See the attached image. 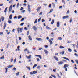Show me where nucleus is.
Instances as JSON below:
<instances>
[{
	"instance_id": "nucleus-1",
	"label": "nucleus",
	"mask_w": 78,
	"mask_h": 78,
	"mask_svg": "<svg viewBox=\"0 0 78 78\" xmlns=\"http://www.w3.org/2000/svg\"><path fill=\"white\" fill-rule=\"evenodd\" d=\"M22 28H20V27H18V28H17V32H18V33H20V32H22Z\"/></svg>"
},
{
	"instance_id": "nucleus-2",
	"label": "nucleus",
	"mask_w": 78,
	"mask_h": 78,
	"mask_svg": "<svg viewBox=\"0 0 78 78\" xmlns=\"http://www.w3.org/2000/svg\"><path fill=\"white\" fill-rule=\"evenodd\" d=\"M37 73V71H33L32 72H30V74L31 75L35 74H36Z\"/></svg>"
},
{
	"instance_id": "nucleus-3",
	"label": "nucleus",
	"mask_w": 78,
	"mask_h": 78,
	"mask_svg": "<svg viewBox=\"0 0 78 78\" xmlns=\"http://www.w3.org/2000/svg\"><path fill=\"white\" fill-rule=\"evenodd\" d=\"M64 67L63 68H68V67H69V65H68L67 64H65L64 65Z\"/></svg>"
},
{
	"instance_id": "nucleus-4",
	"label": "nucleus",
	"mask_w": 78,
	"mask_h": 78,
	"mask_svg": "<svg viewBox=\"0 0 78 78\" xmlns=\"http://www.w3.org/2000/svg\"><path fill=\"white\" fill-rule=\"evenodd\" d=\"M12 5H11V6H10V7H9V12H11V11H12Z\"/></svg>"
},
{
	"instance_id": "nucleus-5",
	"label": "nucleus",
	"mask_w": 78,
	"mask_h": 78,
	"mask_svg": "<svg viewBox=\"0 0 78 78\" xmlns=\"http://www.w3.org/2000/svg\"><path fill=\"white\" fill-rule=\"evenodd\" d=\"M32 28L33 29V30L34 31H36V30H37V28L35 26H33Z\"/></svg>"
},
{
	"instance_id": "nucleus-6",
	"label": "nucleus",
	"mask_w": 78,
	"mask_h": 78,
	"mask_svg": "<svg viewBox=\"0 0 78 78\" xmlns=\"http://www.w3.org/2000/svg\"><path fill=\"white\" fill-rule=\"evenodd\" d=\"M64 64V62L63 61H60L58 62V64L59 65H62Z\"/></svg>"
},
{
	"instance_id": "nucleus-7",
	"label": "nucleus",
	"mask_w": 78,
	"mask_h": 78,
	"mask_svg": "<svg viewBox=\"0 0 78 78\" xmlns=\"http://www.w3.org/2000/svg\"><path fill=\"white\" fill-rule=\"evenodd\" d=\"M7 26V23L6 22L4 23V26H3V29H5L6 27Z\"/></svg>"
},
{
	"instance_id": "nucleus-8",
	"label": "nucleus",
	"mask_w": 78,
	"mask_h": 78,
	"mask_svg": "<svg viewBox=\"0 0 78 78\" xmlns=\"http://www.w3.org/2000/svg\"><path fill=\"white\" fill-rule=\"evenodd\" d=\"M28 10L29 12H31V9L30 8V6L29 5H28Z\"/></svg>"
},
{
	"instance_id": "nucleus-9",
	"label": "nucleus",
	"mask_w": 78,
	"mask_h": 78,
	"mask_svg": "<svg viewBox=\"0 0 78 78\" xmlns=\"http://www.w3.org/2000/svg\"><path fill=\"white\" fill-rule=\"evenodd\" d=\"M35 56H37L39 58H40V59H42V56L40 55H35Z\"/></svg>"
},
{
	"instance_id": "nucleus-10",
	"label": "nucleus",
	"mask_w": 78,
	"mask_h": 78,
	"mask_svg": "<svg viewBox=\"0 0 78 78\" xmlns=\"http://www.w3.org/2000/svg\"><path fill=\"white\" fill-rule=\"evenodd\" d=\"M69 17V16L67 15L66 16H64L63 17V19H67Z\"/></svg>"
},
{
	"instance_id": "nucleus-11",
	"label": "nucleus",
	"mask_w": 78,
	"mask_h": 78,
	"mask_svg": "<svg viewBox=\"0 0 78 78\" xmlns=\"http://www.w3.org/2000/svg\"><path fill=\"white\" fill-rule=\"evenodd\" d=\"M27 51V53H30V51L29 50H27V48H26L25 49H24V51Z\"/></svg>"
},
{
	"instance_id": "nucleus-12",
	"label": "nucleus",
	"mask_w": 78,
	"mask_h": 78,
	"mask_svg": "<svg viewBox=\"0 0 78 78\" xmlns=\"http://www.w3.org/2000/svg\"><path fill=\"white\" fill-rule=\"evenodd\" d=\"M13 66V65H9L8 66H7V68H11Z\"/></svg>"
},
{
	"instance_id": "nucleus-13",
	"label": "nucleus",
	"mask_w": 78,
	"mask_h": 78,
	"mask_svg": "<svg viewBox=\"0 0 78 78\" xmlns=\"http://www.w3.org/2000/svg\"><path fill=\"white\" fill-rule=\"evenodd\" d=\"M63 58L64 59H65L66 60H68V61H70V60H69V58H67L65 57H63Z\"/></svg>"
},
{
	"instance_id": "nucleus-14",
	"label": "nucleus",
	"mask_w": 78,
	"mask_h": 78,
	"mask_svg": "<svg viewBox=\"0 0 78 78\" xmlns=\"http://www.w3.org/2000/svg\"><path fill=\"white\" fill-rule=\"evenodd\" d=\"M54 58H55V60H57V61H58V57H57L56 56H54Z\"/></svg>"
},
{
	"instance_id": "nucleus-15",
	"label": "nucleus",
	"mask_w": 78,
	"mask_h": 78,
	"mask_svg": "<svg viewBox=\"0 0 78 78\" xmlns=\"http://www.w3.org/2000/svg\"><path fill=\"white\" fill-rule=\"evenodd\" d=\"M26 57L27 58L30 59L31 58V55H30V56H26Z\"/></svg>"
},
{
	"instance_id": "nucleus-16",
	"label": "nucleus",
	"mask_w": 78,
	"mask_h": 78,
	"mask_svg": "<svg viewBox=\"0 0 78 78\" xmlns=\"http://www.w3.org/2000/svg\"><path fill=\"white\" fill-rule=\"evenodd\" d=\"M60 23L58 21L57 23V27H59Z\"/></svg>"
},
{
	"instance_id": "nucleus-17",
	"label": "nucleus",
	"mask_w": 78,
	"mask_h": 78,
	"mask_svg": "<svg viewBox=\"0 0 78 78\" xmlns=\"http://www.w3.org/2000/svg\"><path fill=\"white\" fill-rule=\"evenodd\" d=\"M41 7H38L37 9L36 10H37V12H38L39 10H40V9H41Z\"/></svg>"
},
{
	"instance_id": "nucleus-18",
	"label": "nucleus",
	"mask_w": 78,
	"mask_h": 78,
	"mask_svg": "<svg viewBox=\"0 0 78 78\" xmlns=\"http://www.w3.org/2000/svg\"><path fill=\"white\" fill-rule=\"evenodd\" d=\"M49 42L50 43V45H51L52 44V41L51 40H49Z\"/></svg>"
},
{
	"instance_id": "nucleus-19",
	"label": "nucleus",
	"mask_w": 78,
	"mask_h": 78,
	"mask_svg": "<svg viewBox=\"0 0 78 78\" xmlns=\"http://www.w3.org/2000/svg\"><path fill=\"white\" fill-rule=\"evenodd\" d=\"M7 9H8V7H6L4 10V12L5 14H6V12L7 11Z\"/></svg>"
},
{
	"instance_id": "nucleus-20",
	"label": "nucleus",
	"mask_w": 78,
	"mask_h": 78,
	"mask_svg": "<svg viewBox=\"0 0 78 78\" xmlns=\"http://www.w3.org/2000/svg\"><path fill=\"white\" fill-rule=\"evenodd\" d=\"M29 39L30 41H32V39L31 37V36L30 35H29L28 36Z\"/></svg>"
},
{
	"instance_id": "nucleus-21",
	"label": "nucleus",
	"mask_w": 78,
	"mask_h": 78,
	"mask_svg": "<svg viewBox=\"0 0 78 78\" xmlns=\"http://www.w3.org/2000/svg\"><path fill=\"white\" fill-rule=\"evenodd\" d=\"M22 16H21L20 15L18 17V19H20L22 18Z\"/></svg>"
},
{
	"instance_id": "nucleus-22",
	"label": "nucleus",
	"mask_w": 78,
	"mask_h": 78,
	"mask_svg": "<svg viewBox=\"0 0 78 78\" xmlns=\"http://www.w3.org/2000/svg\"><path fill=\"white\" fill-rule=\"evenodd\" d=\"M36 66H37V64H35L33 67V68L34 69L35 67H36Z\"/></svg>"
},
{
	"instance_id": "nucleus-23",
	"label": "nucleus",
	"mask_w": 78,
	"mask_h": 78,
	"mask_svg": "<svg viewBox=\"0 0 78 78\" xmlns=\"http://www.w3.org/2000/svg\"><path fill=\"white\" fill-rule=\"evenodd\" d=\"M36 39L37 40H38V41H41V40H42V39H41V38H36Z\"/></svg>"
},
{
	"instance_id": "nucleus-24",
	"label": "nucleus",
	"mask_w": 78,
	"mask_h": 78,
	"mask_svg": "<svg viewBox=\"0 0 78 78\" xmlns=\"http://www.w3.org/2000/svg\"><path fill=\"white\" fill-rule=\"evenodd\" d=\"M68 50L70 52H72V50L70 48H68Z\"/></svg>"
},
{
	"instance_id": "nucleus-25",
	"label": "nucleus",
	"mask_w": 78,
	"mask_h": 78,
	"mask_svg": "<svg viewBox=\"0 0 78 78\" xmlns=\"http://www.w3.org/2000/svg\"><path fill=\"white\" fill-rule=\"evenodd\" d=\"M59 48L60 49H63V48H64V47L63 46H60Z\"/></svg>"
},
{
	"instance_id": "nucleus-26",
	"label": "nucleus",
	"mask_w": 78,
	"mask_h": 78,
	"mask_svg": "<svg viewBox=\"0 0 78 78\" xmlns=\"http://www.w3.org/2000/svg\"><path fill=\"white\" fill-rule=\"evenodd\" d=\"M12 15H10L9 16V18L10 19H12Z\"/></svg>"
},
{
	"instance_id": "nucleus-27",
	"label": "nucleus",
	"mask_w": 78,
	"mask_h": 78,
	"mask_svg": "<svg viewBox=\"0 0 78 78\" xmlns=\"http://www.w3.org/2000/svg\"><path fill=\"white\" fill-rule=\"evenodd\" d=\"M44 52L46 54H47L48 52V51L47 50H46L45 49L44 50Z\"/></svg>"
},
{
	"instance_id": "nucleus-28",
	"label": "nucleus",
	"mask_w": 78,
	"mask_h": 78,
	"mask_svg": "<svg viewBox=\"0 0 78 78\" xmlns=\"http://www.w3.org/2000/svg\"><path fill=\"white\" fill-rule=\"evenodd\" d=\"M4 20V17L3 16H2L1 17V19H0V20Z\"/></svg>"
},
{
	"instance_id": "nucleus-29",
	"label": "nucleus",
	"mask_w": 78,
	"mask_h": 78,
	"mask_svg": "<svg viewBox=\"0 0 78 78\" xmlns=\"http://www.w3.org/2000/svg\"><path fill=\"white\" fill-rule=\"evenodd\" d=\"M5 73H7V72H8V68H5Z\"/></svg>"
},
{
	"instance_id": "nucleus-30",
	"label": "nucleus",
	"mask_w": 78,
	"mask_h": 78,
	"mask_svg": "<svg viewBox=\"0 0 78 78\" xmlns=\"http://www.w3.org/2000/svg\"><path fill=\"white\" fill-rule=\"evenodd\" d=\"M17 49L18 51H20V46H19L17 47Z\"/></svg>"
},
{
	"instance_id": "nucleus-31",
	"label": "nucleus",
	"mask_w": 78,
	"mask_h": 78,
	"mask_svg": "<svg viewBox=\"0 0 78 78\" xmlns=\"http://www.w3.org/2000/svg\"><path fill=\"white\" fill-rule=\"evenodd\" d=\"M60 54L61 55H63L64 54V51H62V52H60Z\"/></svg>"
},
{
	"instance_id": "nucleus-32",
	"label": "nucleus",
	"mask_w": 78,
	"mask_h": 78,
	"mask_svg": "<svg viewBox=\"0 0 78 78\" xmlns=\"http://www.w3.org/2000/svg\"><path fill=\"white\" fill-rule=\"evenodd\" d=\"M51 76L54 78H56V76L55 75H52V74H51Z\"/></svg>"
},
{
	"instance_id": "nucleus-33",
	"label": "nucleus",
	"mask_w": 78,
	"mask_h": 78,
	"mask_svg": "<svg viewBox=\"0 0 78 78\" xmlns=\"http://www.w3.org/2000/svg\"><path fill=\"white\" fill-rule=\"evenodd\" d=\"M19 74H20V73L19 72H18L16 73V76H18Z\"/></svg>"
},
{
	"instance_id": "nucleus-34",
	"label": "nucleus",
	"mask_w": 78,
	"mask_h": 78,
	"mask_svg": "<svg viewBox=\"0 0 78 78\" xmlns=\"http://www.w3.org/2000/svg\"><path fill=\"white\" fill-rule=\"evenodd\" d=\"M62 2L63 3H64V4L65 5L66 4V2H65V1H64V0H62Z\"/></svg>"
},
{
	"instance_id": "nucleus-35",
	"label": "nucleus",
	"mask_w": 78,
	"mask_h": 78,
	"mask_svg": "<svg viewBox=\"0 0 78 78\" xmlns=\"http://www.w3.org/2000/svg\"><path fill=\"white\" fill-rule=\"evenodd\" d=\"M37 61L39 62L40 61V59L39 58H36Z\"/></svg>"
},
{
	"instance_id": "nucleus-36",
	"label": "nucleus",
	"mask_w": 78,
	"mask_h": 78,
	"mask_svg": "<svg viewBox=\"0 0 78 78\" xmlns=\"http://www.w3.org/2000/svg\"><path fill=\"white\" fill-rule=\"evenodd\" d=\"M8 22L9 23H12V21L11 20H8Z\"/></svg>"
},
{
	"instance_id": "nucleus-37",
	"label": "nucleus",
	"mask_w": 78,
	"mask_h": 78,
	"mask_svg": "<svg viewBox=\"0 0 78 78\" xmlns=\"http://www.w3.org/2000/svg\"><path fill=\"white\" fill-rule=\"evenodd\" d=\"M52 5L54 7H55V3H52Z\"/></svg>"
},
{
	"instance_id": "nucleus-38",
	"label": "nucleus",
	"mask_w": 78,
	"mask_h": 78,
	"mask_svg": "<svg viewBox=\"0 0 78 78\" xmlns=\"http://www.w3.org/2000/svg\"><path fill=\"white\" fill-rule=\"evenodd\" d=\"M58 39L59 40H62V38L61 37H58Z\"/></svg>"
},
{
	"instance_id": "nucleus-39",
	"label": "nucleus",
	"mask_w": 78,
	"mask_h": 78,
	"mask_svg": "<svg viewBox=\"0 0 78 78\" xmlns=\"http://www.w3.org/2000/svg\"><path fill=\"white\" fill-rule=\"evenodd\" d=\"M75 61L76 62V63L78 64V60H75Z\"/></svg>"
},
{
	"instance_id": "nucleus-40",
	"label": "nucleus",
	"mask_w": 78,
	"mask_h": 78,
	"mask_svg": "<svg viewBox=\"0 0 78 78\" xmlns=\"http://www.w3.org/2000/svg\"><path fill=\"white\" fill-rule=\"evenodd\" d=\"M25 12V10H24L21 11V12L22 13H24V12Z\"/></svg>"
},
{
	"instance_id": "nucleus-41",
	"label": "nucleus",
	"mask_w": 78,
	"mask_h": 78,
	"mask_svg": "<svg viewBox=\"0 0 78 78\" xmlns=\"http://www.w3.org/2000/svg\"><path fill=\"white\" fill-rule=\"evenodd\" d=\"M13 1L12 0L10 1L9 2V3H12Z\"/></svg>"
},
{
	"instance_id": "nucleus-42",
	"label": "nucleus",
	"mask_w": 78,
	"mask_h": 78,
	"mask_svg": "<svg viewBox=\"0 0 78 78\" xmlns=\"http://www.w3.org/2000/svg\"><path fill=\"white\" fill-rule=\"evenodd\" d=\"M27 69H29V70H30V67H27Z\"/></svg>"
},
{
	"instance_id": "nucleus-43",
	"label": "nucleus",
	"mask_w": 78,
	"mask_h": 78,
	"mask_svg": "<svg viewBox=\"0 0 78 78\" xmlns=\"http://www.w3.org/2000/svg\"><path fill=\"white\" fill-rule=\"evenodd\" d=\"M24 9V8H23L21 7V9H20V11H22V10H23V9Z\"/></svg>"
},
{
	"instance_id": "nucleus-44",
	"label": "nucleus",
	"mask_w": 78,
	"mask_h": 78,
	"mask_svg": "<svg viewBox=\"0 0 78 78\" xmlns=\"http://www.w3.org/2000/svg\"><path fill=\"white\" fill-rule=\"evenodd\" d=\"M74 66H76V67H75V69H77V68H76V65L75 64Z\"/></svg>"
},
{
	"instance_id": "nucleus-45",
	"label": "nucleus",
	"mask_w": 78,
	"mask_h": 78,
	"mask_svg": "<svg viewBox=\"0 0 78 78\" xmlns=\"http://www.w3.org/2000/svg\"><path fill=\"white\" fill-rule=\"evenodd\" d=\"M54 20H52V21H51V24H53L54 23Z\"/></svg>"
},
{
	"instance_id": "nucleus-46",
	"label": "nucleus",
	"mask_w": 78,
	"mask_h": 78,
	"mask_svg": "<svg viewBox=\"0 0 78 78\" xmlns=\"http://www.w3.org/2000/svg\"><path fill=\"white\" fill-rule=\"evenodd\" d=\"M67 14H69L70 13V11L68 10L66 12Z\"/></svg>"
},
{
	"instance_id": "nucleus-47",
	"label": "nucleus",
	"mask_w": 78,
	"mask_h": 78,
	"mask_svg": "<svg viewBox=\"0 0 78 78\" xmlns=\"http://www.w3.org/2000/svg\"><path fill=\"white\" fill-rule=\"evenodd\" d=\"M52 11H53V9H51L49 13H51V12H52Z\"/></svg>"
},
{
	"instance_id": "nucleus-48",
	"label": "nucleus",
	"mask_w": 78,
	"mask_h": 78,
	"mask_svg": "<svg viewBox=\"0 0 78 78\" xmlns=\"http://www.w3.org/2000/svg\"><path fill=\"white\" fill-rule=\"evenodd\" d=\"M13 60V57H12V59H11V62H12Z\"/></svg>"
},
{
	"instance_id": "nucleus-49",
	"label": "nucleus",
	"mask_w": 78,
	"mask_h": 78,
	"mask_svg": "<svg viewBox=\"0 0 78 78\" xmlns=\"http://www.w3.org/2000/svg\"><path fill=\"white\" fill-rule=\"evenodd\" d=\"M24 23H21V24H20V25H21V26H22L23 25H24Z\"/></svg>"
},
{
	"instance_id": "nucleus-50",
	"label": "nucleus",
	"mask_w": 78,
	"mask_h": 78,
	"mask_svg": "<svg viewBox=\"0 0 78 78\" xmlns=\"http://www.w3.org/2000/svg\"><path fill=\"white\" fill-rule=\"evenodd\" d=\"M0 6H3V4H0Z\"/></svg>"
},
{
	"instance_id": "nucleus-51",
	"label": "nucleus",
	"mask_w": 78,
	"mask_h": 78,
	"mask_svg": "<svg viewBox=\"0 0 78 78\" xmlns=\"http://www.w3.org/2000/svg\"><path fill=\"white\" fill-rule=\"evenodd\" d=\"M3 58H4V56H2V57H0L1 59H2Z\"/></svg>"
},
{
	"instance_id": "nucleus-52",
	"label": "nucleus",
	"mask_w": 78,
	"mask_h": 78,
	"mask_svg": "<svg viewBox=\"0 0 78 78\" xmlns=\"http://www.w3.org/2000/svg\"><path fill=\"white\" fill-rule=\"evenodd\" d=\"M37 20H35V21H34V23H37Z\"/></svg>"
},
{
	"instance_id": "nucleus-53",
	"label": "nucleus",
	"mask_w": 78,
	"mask_h": 78,
	"mask_svg": "<svg viewBox=\"0 0 78 78\" xmlns=\"http://www.w3.org/2000/svg\"><path fill=\"white\" fill-rule=\"evenodd\" d=\"M20 4H19V3H18L17 4V8H18V7H19V5Z\"/></svg>"
},
{
	"instance_id": "nucleus-54",
	"label": "nucleus",
	"mask_w": 78,
	"mask_h": 78,
	"mask_svg": "<svg viewBox=\"0 0 78 78\" xmlns=\"http://www.w3.org/2000/svg\"><path fill=\"white\" fill-rule=\"evenodd\" d=\"M19 39L20 40H22V38H21V37H19Z\"/></svg>"
},
{
	"instance_id": "nucleus-55",
	"label": "nucleus",
	"mask_w": 78,
	"mask_h": 78,
	"mask_svg": "<svg viewBox=\"0 0 78 78\" xmlns=\"http://www.w3.org/2000/svg\"><path fill=\"white\" fill-rule=\"evenodd\" d=\"M13 70H16V68H14L12 69Z\"/></svg>"
},
{
	"instance_id": "nucleus-56",
	"label": "nucleus",
	"mask_w": 78,
	"mask_h": 78,
	"mask_svg": "<svg viewBox=\"0 0 78 78\" xmlns=\"http://www.w3.org/2000/svg\"><path fill=\"white\" fill-rule=\"evenodd\" d=\"M74 12L75 13V14H76V13H77V11H76V10H75Z\"/></svg>"
},
{
	"instance_id": "nucleus-57",
	"label": "nucleus",
	"mask_w": 78,
	"mask_h": 78,
	"mask_svg": "<svg viewBox=\"0 0 78 78\" xmlns=\"http://www.w3.org/2000/svg\"><path fill=\"white\" fill-rule=\"evenodd\" d=\"M42 48H39V49H38V50H42Z\"/></svg>"
},
{
	"instance_id": "nucleus-58",
	"label": "nucleus",
	"mask_w": 78,
	"mask_h": 78,
	"mask_svg": "<svg viewBox=\"0 0 78 78\" xmlns=\"http://www.w3.org/2000/svg\"><path fill=\"white\" fill-rule=\"evenodd\" d=\"M71 63H74V61H73V60H71Z\"/></svg>"
},
{
	"instance_id": "nucleus-59",
	"label": "nucleus",
	"mask_w": 78,
	"mask_h": 78,
	"mask_svg": "<svg viewBox=\"0 0 78 78\" xmlns=\"http://www.w3.org/2000/svg\"><path fill=\"white\" fill-rule=\"evenodd\" d=\"M3 32H0V35H3Z\"/></svg>"
},
{
	"instance_id": "nucleus-60",
	"label": "nucleus",
	"mask_w": 78,
	"mask_h": 78,
	"mask_svg": "<svg viewBox=\"0 0 78 78\" xmlns=\"http://www.w3.org/2000/svg\"><path fill=\"white\" fill-rule=\"evenodd\" d=\"M56 69H54L53 70V72H56V71L55 70H56Z\"/></svg>"
},
{
	"instance_id": "nucleus-61",
	"label": "nucleus",
	"mask_w": 78,
	"mask_h": 78,
	"mask_svg": "<svg viewBox=\"0 0 78 78\" xmlns=\"http://www.w3.org/2000/svg\"><path fill=\"white\" fill-rule=\"evenodd\" d=\"M42 12H41L39 13V15H40V16H41V15H42Z\"/></svg>"
},
{
	"instance_id": "nucleus-62",
	"label": "nucleus",
	"mask_w": 78,
	"mask_h": 78,
	"mask_svg": "<svg viewBox=\"0 0 78 78\" xmlns=\"http://www.w3.org/2000/svg\"><path fill=\"white\" fill-rule=\"evenodd\" d=\"M75 2L76 3H78V0H77L75 1Z\"/></svg>"
},
{
	"instance_id": "nucleus-63",
	"label": "nucleus",
	"mask_w": 78,
	"mask_h": 78,
	"mask_svg": "<svg viewBox=\"0 0 78 78\" xmlns=\"http://www.w3.org/2000/svg\"><path fill=\"white\" fill-rule=\"evenodd\" d=\"M65 71L66 72L67 71V68H65Z\"/></svg>"
},
{
	"instance_id": "nucleus-64",
	"label": "nucleus",
	"mask_w": 78,
	"mask_h": 78,
	"mask_svg": "<svg viewBox=\"0 0 78 78\" xmlns=\"http://www.w3.org/2000/svg\"><path fill=\"white\" fill-rule=\"evenodd\" d=\"M14 18V19H17V16H15Z\"/></svg>"
}]
</instances>
